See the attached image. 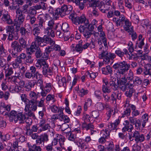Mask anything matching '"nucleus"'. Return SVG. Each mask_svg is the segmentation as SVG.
Returning a JSON list of instances; mask_svg holds the SVG:
<instances>
[{"label":"nucleus","mask_w":151,"mask_h":151,"mask_svg":"<svg viewBox=\"0 0 151 151\" xmlns=\"http://www.w3.org/2000/svg\"><path fill=\"white\" fill-rule=\"evenodd\" d=\"M130 65L124 61L115 63L113 66V68L117 70L115 76L117 80L120 81L121 83L125 84L127 82V79L125 77L121 78L122 75H124L130 68Z\"/></svg>","instance_id":"obj_1"},{"label":"nucleus","mask_w":151,"mask_h":151,"mask_svg":"<svg viewBox=\"0 0 151 151\" xmlns=\"http://www.w3.org/2000/svg\"><path fill=\"white\" fill-rule=\"evenodd\" d=\"M27 135L30 136L33 139H36V144L37 145L43 147L45 142H47L49 140L48 135L47 133H44L40 136H38L37 133L32 132L29 129H27Z\"/></svg>","instance_id":"obj_2"},{"label":"nucleus","mask_w":151,"mask_h":151,"mask_svg":"<svg viewBox=\"0 0 151 151\" xmlns=\"http://www.w3.org/2000/svg\"><path fill=\"white\" fill-rule=\"evenodd\" d=\"M72 9L73 7L71 5H64L60 8H57L53 14V15L55 18L58 17L59 15L63 17L70 14Z\"/></svg>","instance_id":"obj_3"},{"label":"nucleus","mask_w":151,"mask_h":151,"mask_svg":"<svg viewBox=\"0 0 151 151\" xmlns=\"http://www.w3.org/2000/svg\"><path fill=\"white\" fill-rule=\"evenodd\" d=\"M26 118L24 114L21 112L17 114L16 111L13 110L10 112L9 120L11 122L14 121L15 123H16L18 122L19 123L22 124L24 123Z\"/></svg>","instance_id":"obj_4"},{"label":"nucleus","mask_w":151,"mask_h":151,"mask_svg":"<svg viewBox=\"0 0 151 151\" xmlns=\"http://www.w3.org/2000/svg\"><path fill=\"white\" fill-rule=\"evenodd\" d=\"M69 18L71 20L73 23L76 24L83 23L85 26L88 24V20L84 15L80 17H76V14L71 13L69 16Z\"/></svg>","instance_id":"obj_5"},{"label":"nucleus","mask_w":151,"mask_h":151,"mask_svg":"<svg viewBox=\"0 0 151 151\" xmlns=\"http://www.w3.org/2000/svg\"><path fill=\"white\" fill-rule=\"evenodd\" d=\"M99 55L100 58L103 59V62L105 64H109L111 60H113L116 56L114 54L109 53L106 50L103 51Z\"/></svg>","instance_id":"obj_6"},{"label":"nucleus","mask_w":151,"mask_h":151,"mask_svg":"<svg viewBox=\"0 0 151 151\" xmlns=\"http://www.w3.org/2000/svg\"><path fill=\"white\" fill-rule=\"evenodd\" d=\"M35 40L37 42L38 46L40 47L45 46L46 44H49L52 45L55 43L54 41L50 38L47 37H37V39H35Z\"/></svg>","instance_id":"obj_7"},{"label":"nucleus","mask_w":151,"mask_h":151,"mask_svg":"<svg viewBox=\"0 0 151 151\" xmlns=\"http://www.w3.org/2000/svg\"><path fill=\"white\" fill-rule=\"evenodd\" d=\"M37 110L36 106L35 105H29L26 103L24 109V115L29 116H33L34 115L32 111H35Z\"/></svg>","instance_id":"obj_8"},{"label":"nucleus","mask_w":151,"mask_h":151,"mask_svg":"<svg viewBox=\"0 0 151 151\" xmlns=\"http://www.w3.org/2000/svg\"><path fill=\"white\" fill-rule=\"evenodd\" d=\"M29 96L30 100L28 101L27 103L29 105H35L38 99V94L34 91H31L29 93Z\"/></svg>","instance_id":"obj_9"},{"label":"nucleus","mask_w":151,"mask_h":151,"mask_svg":"<svg viewBox=\"0 0 151 151\" xmlns=\"http://www.w3.org/2000/svg\"><path fill=\"white\" fill-rule=\"evenodd\" d=\"M132 137L134 138V140L136 143H138L139 142H142L145 140L144 135L136 130L133 133Z\"/></svg>","instance_id":"obj_10"},{"label":"nucleus","mask_w":151,"mask_h":151,"mask_svg":"<svg viewBox=\"0 0 151 151\" xmlns=\"http://www.w3.org/2000/svg\"><path fill=\"white\" fill-rule=\"evenodd\" d=\"M42 68V72L43 75L49 77L52 75L53 73L52 68L49 67V65L46 62Z\"/></svg>","instance_id":"obj_11"},{"label":"nucleus","mask_w":151,"mask_h":151,"mask_svg":"<svg viewBox=\"0 0 151 151\" xmlns=\"http://www.w3.org/2000/svg\"><path fill=\"white\" fill-rule=\"evenodd\" d=\"M86 27L84 25H80L78 27V30L81 33H83L84 37L87 39L89 38L92 33L88 30H86Z\"/></svg>","instance_id":"obj_12"},{"label":"nucleus","mask_w":151,"mask_h":151,"mask_svg":"<svg viewBox=\"0 0 151 151\" xmlns=\"http://www.w3.org/2000/svg\"><path fill=\"white\" fill-rule=\"evenodd\" d=\"M126 19L124 16L123 14H121V15L119 17L118 19L114 17L113 18L112 20L115 23L116 26L119 27L120 26H122Z\"/></svg>","instance_id":"obj_13"},{"label":"nucleus","mask_w":151,"mask_h":151,"mask_svg":"<svg viewBox=\"0 0 151 151\" xmlns=\"http://www.w3.org/2000/svg\"><path fill=\"white\" fill-rule=\"evenodd\" d=\"M109 5L104 2L101 1L96 7L98 8L99 10L103 13H106L109 9Z\"/></svg>","instance_id":"obj_14"},{"label":"nucleus","mask_w":151,"mask_h":151,"mask_svg":"<svg viewBox=\"0 0 151 151\" xmlns=\"http://www.w3.org/2000/svg\"><path fill=\"white\" fill-rule=\"evenodd\" d=\"M1 19V20L6 22L8 24H12V20L11 19L10 16L7 11H5Z\"/></svg>","instance_id":"obj_15"},{"label":"nucleus","mask_w":151,"mask_h":151,"mask_svg":"<svg viewBox=\"0 0 151 151\" xmlns=\"http://www.w3.org/2000/svg\"><path fill=\"white\" fill-rule=\"evenodd\" d=\"M38 48L36 44V42L35 41L32 42L29 47L27 48L26 52L27 55H31L32 53L35 51Z\"/></svg>","instance_id":"obj_16"},{"label":"nucleus","mask_w":151,"mask_h":151,"mask_svg":"<svg viewBox=\"0 0 151 151\" xmlns=\"http://www.w3.org/2000/svg\"><path fill=\"white\" fill-rule=\"evenodd\" d=\"M29 70L30 72L35 77L36 79H38L42 78V75L37 71L36 68L34 66L30 67Z\"/></svg>","instance_id":"obj_17"},{"label":"nucleus","mask_w":151,"mask_h":151,"mask_svg":"<svg viewBox=\"0 0 151 151\" xmlns=\"http://www.w3.org/2000/svg\"><path fill=\"white\" fill-rule=\"evenodd\" d=\"M47 130H48L49 132L51 133L50 134V135L52 136H53L55 131L53 129L51 128L49 124H45L41 127V129L39 130L38 131L39 132H41L42 131H45Z\"/></svg>","instance_id":"obj_18"},{"label":"nucleus","mask_w":151,"mask_h":151,"mask_svg":"<svg viewBox=\"0 0 151 151\" xmlns=\"http://www.w3.org/2000/svg\"><path fill=\"white\" fill-rule=\"evenodd\" d=\"M33 29L32 31L33 35L35 36V39H37V37H40L38 36L40 33V27L37 24H34L33 25Z\"/></svg>","instance_id":"obj_19"},{"label":"nucleus","mask_w":151,"mask_h":151,"mask_svg":"<svg viewBox=\"0 0 151 151\" xmlns=\"http://www.w3.org/2000/svg\"><path fill=\"white\" fill-rule=\"evenodd\" d=\"M97 23V21L95 19H93L90 24L89 23L88 21L87 25H85V27H86V29L92 32L94 30L95 27H97L96 24Z\"/></svg>","instance_id":"obj_20"},{"label":"nucleus","mask_w":151,"mask_h":151,"mask_svg":"<svg viewBox=\"0 0 151 151\" xmlns=\"http://www.w3.org/2000/svg\"><path fill=\"white\" fill-rule=\"evenodd\" d=\"M19 73L15 72V76L9 77L7 78L9 82H13L16 85H17V83L18 81H19Z\"/></svg>","instance_id":"obj_21"},{"label":"nucleus","mask_w":151,"mask_h":151,"mask_svg":"<svg viewBox=\"0 0 151 151\" xmlns=\"http://www.w3.org/2000/svg\"><path fill=\"white\" fill-rule=\"evenodd\" d=\"M24 16H16L14 19V24L17 27H19L24 21Z\"/></svg>","instance_id":"obj_22"},{"label":"nucleus","mask_w":151,"mask_h":151,"mask_svg":"<svg viewBox=\"0 0 151 151\" xmlns=\"http://www.w3.org/2000/svg\"><path fill=\"white\" fill-rule=\"evenodd\" d=\"M125 124L124 127L122 129V131L123 132L127 131L128 132H131L133 129V127L132 125L129 124V122L126 120L124 122Z\"/></svg>","instance_id":"obj_23"},{"label":"nucleus","mask_w":151,"mask_h":151,"mask_svg":"<svg viewBox=\"0 0 151 151\" xmlns=\"http://www.w3.org/2000/svg\"><path fill=\"white\" fill-rule=\"evenodd\" d=\"M122 94L121 92H119L118 91L117 93L113 92L111 95V100L113 102L116 103V99L120 100L121 99Z\"/></svg>","instance_id":"obj_24"},{"label":"nucleus","mask_w":151,"mask_h":151,"mask_svg":"<svg viewBox=\"0 0 151 151\" xmlns=\"http://www.w3.org/2000/svg\"><path fill=\"white\" fill-rule=\"evenodd\" d=\"M57 79H58V83L59 86H60L65 87L66 86V80L65 77H60L57 75L56 76Z\"/></svg>","instance_id":"obj_25"},{"label":"nucleus","mask_w":151,"mask_h":151,"mask_svg":"<svg viewBox=\"0 0 151 151\" xmlns=\"http://www.w3.org/2000/svg\"><path fill=\"white\" fill-rule=\"evenodd\" d=\"M120 123V121L119 119L116 120L115 122L113 123H109L108 124V130L110 131L112 130H114L116 129L117 126Z\"/></svg>","instance_id":"obj_26"},{"label":"nucleus","mask_w":151,"mask_h":151,"mask_svg":"<svg viewBox=\"0 0 151 151\" xmlns=\"http://www.w3.org/2000/svg\"><path fill=\"white\" fill-rule=\"evenodd\" d=\"M124 22L125 24L124 27L125 30L128 32H132L133 31V27L131 26V23L127 19H126Z\"/></svg>","instance_id":"obj_27"},{"label":"nucleus","mask_w":151,"mask_h":151,"mask_svg":"<svg viewBox=\"0 0 151 151\" xmlns=\"http://www.w3.org/2000/svg\"><path fill=\"white\" fill-rule=\"evenodd\" d=\"M102 71L103 74L105 75H108V73L110 74L112 73V70L111 67L109 65H107L106 66V68H102Z\"/></svg>","instance_id":"obj_28"},{"label":"nucleus","mask_w":151,"mask_h":151,"mask_svg":"<svg viewBox=\"0 0 151 151\" xmlns=\"http://www.w3.org/2000/svg\"><path fill=\"white\" fill-rule=\"evenodd\" d=\"M9 90L10 92L14 93L19 92L22 90V89L19 86L12 85L9 88Z\"/></svg>","instance_id":"obj_29"},{"label":"nucleus","mask_w":151,"mask_h":151,"mask_svg":"<svg viewBox=\"0 0 151 151\" xmlns=\"http://www.w3.org/2000/svg\"><path fill=\"white\" fill-rule=\"evenodd\" d=\"M47 25L50 29H56L58 27V25L57 24L55 23V21L53 19H50L47 23Z\"/></svg>","instance_id":"obj_30"},{"label":"nucleus","mask_w":151,"mask_h":151,"mask_svg":"<svg viewBox=\"0 0 151 151\" xmlns=\"http://www.w3.org/2000/svg\"><path fill=\"white\" fill-rule=\"evenodd\" d=\"M36 7L35 5L34 6L30 7L28 11V15H29L30 16V15H35L37 13L36 10H38L36 8Z\"/></svg>","instance_id":"obj_31"},{"label":"nucleus","mask_w":151,"mask_h":151,"mask_svg":"<svg viewBox=\"0 0 151 151\" xmlns=\"http://www.w3.org/2000/svg\"><path fill=\"white\" fill-rule=\"evenodd\" d=\"M145 70L144 72L145 75H151V64L147 63L145 65Z\"/></svg>","instance_id":"obj_32"},{"label":"nucleus","mask_w":151,"mask_h":151,"mask_svg":"<svg viewBox=\"0 0 151 151\" xmlns=\"http://www.w3.org/2000/svg\"><path fill=\"white\" fill-rule=\"evenodd\" d=\"M57 138L58 140L60 146L62 147V146L64 144V142L65 139V137L62 135L58 134L57 136Z\"/></svg>","instance_id":"obj_33"},{"label":"nucleus","mask_w":151,"mask_h":151,"mask_svg":"<svg viewBox=\"0 0 151 151\" xmlns=\"http://www.w3.org/2000/svg\"><path fill=\"white\" fill-rule=\"evenodd\" d=\"M36 8L37 9V10L42 9L43 10H45L46 9L47 7V5L46 3L43 2H41L39 4L35 5Z\"/></svg>","instance_id":"obj_34"},{"label":"nucleus","mask_w":151,"mask_h":151,"mask_svg":"<svg viewBox=\"0 0 151 151\" xmlns=\"http://www.w3.org/2000/svg\"><path fill=\"white\" fill-rule=\"evenodd\" d=\"M66 137L68 139L70 140L73 141H75L76 138V136L70 131H69V132L67 133Z\"/></svg>","instance_id":"obj_35"},{"label":"nucleus","mask_w":151,"mask_h":151,"mask_svg":"<svg viewBox=\"0 0 151 151\" xmlns=\"http://www.w3.org/2000/svg\"><path fill=\"white\" fill-rule=\"evenodd\" d=\"M35 83H34L33 84L30 82H29L28 83H27L24 86V88L25 90L27 91H29L32 87L35 86Z\"/></svg>","instance_id":"obj_36"},{"label":"nucleus","mask_w":151,"mask_h":151,"mask_svg":"<svg viewBox=\"0 0 151 151\" xmlns=\"http://www.w3.org/2000/svg\"><path fill=\"white\" fill-rule=\"evenodd\" d=\"M45 100V99L44 98H42L40 101H38L37 100V102L35 105L36 106L37 109V106L39 107H41L43 108H45V105L44 104V102Z\"/></svg>","instance_id":"obj_37"},{"label":"nucleus","mask_w":151,"mask_h":151,"mask_svg":"<svg viewBox=\"0 0 151 151\" xmlns=\"http://www.w3.org/2000/svg\"><path fill=\"white\" fill-rule=\"evenodd\" d=\"M82 128L86 130H92V129H94V126L91 123H89L88 124H82Z\"/></svg>","instance_id":"obj_38"},{"label":"nucleus","mask_w":151,"mask_h":151,"mask_svg":"<svg viewBox=\"0 0 151 151\" xmlns=\"http://www.w3.org/2000/svg\"><path fill=\"white\" fill-rule=\"evenodd\" d=\"M45 62L46 61L42 59H38L37 60V62L36 63V66L37 68H40L43 66Z\"/></svg>","instance_id":"obj_39"},{"label":"nucleus","mask_w":151,"mask_h":151,"mask_svg":"<svg viewBox=\"0 0 151 151\" xmlns=\"http://www.w3.org/2000/svg\"><path fill=\"white\" fill-rule=\"evenodd\" d=\"M130 107L132 110L133 111L132 114L133 116H136L139 115V112L138 110L136 109V108L134 105H131Z\"/></svg>","instance_id":"obj_40"},{"label":"nucleus","mask_w":151,"mask_h":151,"mask_svg":"<svg viewBox=\"0 0 151 151\" xmlns=\"http://www.w3.org/2000/svg\"><path fill=\"white\" fill-rule=\"evenodd\" d=\"M125 3V7H127L129 9H132L133 5L132 3V0H124Z\"/></svg>","instance_id":"obj_41"},{"label":"nucleus","mask_w":151,"mask_h":151,"mask_svg":"<svg viewBox=\"0 0 151 151\" xmlns=\"http://www.w3.org/2000/svg\"><path fill=\"white\" fill-rule=\"evenodd\" d=\"M90 3L89 6L90 7H96L100 2L99 0H87Z\"/></svg>","instance_id":"obj_42"},{"label":"nucleus","mask_w":151,"mask_h":151,"mask_svg":"<svg viewBox=\"0 0 151 151\" xmlns=\"http://www.w3.org/2000/svg\"><path fill=\"white\" fill-rule=\"evenodd\" d=\"M142 23L143 24V26L144 27H146L148 30L149 29H151V26L149 23V22L147 19H145L143 20L142 21Z\"/></svg>","instance_id":"obj_43"},{"label":"nucleus","mask_w":151,"mask_h":151,"mask_svg":"<svg viewBox=\"0 0 151 151\" xmlns=\"http://www.w3.org/2000/svg\"><path fill=\"white\" fill-rule=\"evenodd\" d=\"M134 85L137 86L140 85L142 83V80L139 77H136L133 81Z\"/></svg>","instance_id":"obj_44"},{"label":"nucleus","mask_w":151,"mask_h":151,"mask_svg":"<svg viewBox=\"0 0 151 151\" xmlns=\"http://www.w3.org/2000/svg\"><path fill=\"white\" fill-rule=\"evenodd\" d=\"M44 90L46 92H49L52 89V87L51 83H47L45 87L43 86Z\"/></svg>","instance_id":"obj_45"},{"label":"nucleus","mask_w":151,"mask_h":151,"mask_svg":"<svg viewBox=\"0 0 151 151\" xmlns=\"http://www.w3.org/2000/svg\"><path fill=\"white\" fill-rule=\"evenodd\" d=\"M118 6L121 12H124V4L123 0H118Z\"/></svg>","instance_id":"obj_46"},{"label":"nucleus","mask_w":151,"mask_h":151,"mask_svg":"<svg viewBox=\"0 0 151 151\" xmlns=\"http://www.w3.org/2000/svg\"><path fill=\"white\" fill-rule=\"evenodd\" d=\"M6 74L5 76L7 78L11 76L14 73V71H13V68H10L7 69V70L6 71Z\"/></svg>","instance_id":"obj_47"},{"label":"nucleus","mask_w":151,"mask_h":151,"mask_svg":"<svg viewBox=\"0 0 151 151\" xmlns=\"http://www.w3.org/2000/svg\"><path fill=\"white\" fill-rule=\"evenodd\" d=\"M46 99L47 101H51L52 103H54L55 101V96L54 95H52L51 94L48 95L46 98Z\"/></svg>","instance_id":"obj_48"},{"label":"nucleus","mask_w":151,"mask_h":151,"mask_svg":"<svg viewBox=\"0 0 151 151\" xmlns=\"http://www.w3.org/2000/svg\"><path fill=\"white\" fill-rule=\"evenodd\" d=\"M38 79L36 82V85L37 86L40 87L41 89H42L44 86L43 80L41 78Z\"/></svg>","instance_id":"obj_49"},{"label":"nucleus","mask_w":151,"mask_h":151,"mask_svg":"<svg viewBox=\"0 0 151 151\" xmlns=\"http://www.w3.org/2000/svg\"><path fill=\"white\" fill-rule=\"evenodd\" d=\"M27 20L30 19V22L31 24H33L35 23L36 21V18L34 16L27 15L26 17Z\"/></svg>","instance_id":"obj_50"},{"label":"nucleus","mask_w":151,"mask_h":151,"mask_svg":"<svg viewBox=\"0 0 151 151\" xmlns=\"http://www.w3.org/2000/svg\"><path fill=\"white\" fill-rule=\"evenodd\" d=\"M110 131L108 129L103 130L101 132V135L105 138L109 136L110 135Z\"/></svg>","instance_id":"obj_51"},{"label":"nucleus","mask_w":151,"mask_h":151,"mask_svg":"<svg viewBox=\"0 0 151 151\" xmlns=\"http://www.w3.org/2000/svg\"><path fill=\"white\" fill-rule=\"evenodd\" d=\"M51 109L52 111L54 113H57V112H60V110H62L61 109L58 108L57 106L54 105L51 106Z\"/></svg>","instance_id":"obj_52"},{"label":"nucleus","mask_w":151,"mask_h":151,"mask_svg":"<svg viewBox=\"0 0 151 151\" xmlns=\"http://www.w3.org/2000/svg\"><path fill=\"white\" fill-rule=\"evenodd\" d=\"M134 89H130L129 91H126L125 95L127 96L130 98L132 96V93L134 92Z\"/></svg>","instance_id":"obj_53"},{"label":"nucleus","mask_w":151,"mask_h":151,"mask_svg":"<svg viewBox=\"0 0 151 151\" xmlns=\"http://www.w3.org/2000/svg\"><path fill=\"white\" fill-rule=\"evenodd\" d=\"M78 145L79 147L83 150L88 148L87 144L84 142H79L78 144Z\"/></svg>","instance_id":"obj_54"},{"label":"nucleus","mask_w":151,"mask_h":151,"mask_svg":"<svg viewBox=\"0 0 151 151\" xmlns=\"http://www.w3.org/2000/svg\"><path fill=\"white\" fill-rule=\"evenodd\" d=\"M42 55V52L40 48H37L35 53V56L37 58H40Z\"/></svg>","instance_id":"obj_55"},{"label":"nucleus","mask_w":151,"mask_h":151,"mask_svg":"<svg viewBox=\"0 0 151 151\" xmlns=\"http://www.w3.org/2000/svg\"><path fill=\"white\" fill-rule=\"evenodd\" d=\"M6 50L4 48L3 46H0V55L1 56L4 57L6 55Z\"/></svg>","instance_id":"obj_56"},{"label":"nucleus","mask_w":151,"mask_h":151,"mask_svg":"<svg viewBox=\"0 0 151 151\" xmlns=\"http://www.w3.org/2000/svg\"><path fill=\"white\" fill-rule=\"evenodd\" d=\"M114 147V145L113 142H110L108 145L105 148V151H110L112 150L113 148Z\"/></svg>","instance_id":"obj_57"},{"label":"nucleus","mask_w":151,"mask_h":151,"mask_svg":"<svg viewBox=\"0 0 151 151\" xmlns=\"http://www.w3.org/2000/svg\"><path fill=\"white\" fill-rule=\"evenodd\" d=\"M115 111L113 109H110V110L108 111L107 113V115L108 117L107 120H109L111 115H114L115 114Z\"/></svg>","instance_id":"obj_58"},{"label":"nucleus","mask_w":151,"mask_h":151,"mask_svg":"<svg viewBox=\"0 0 151 151\" xmlns=\"http://www.w3.org/2000/svg\"><path fill=\"white\" fill-rule=\"evenodd\" d=\"M25 77L28 79H33L35 77L30 72H26L24 74Z\"/></svg>","instance_id":"obj_59"},{"label":"nucleus","mask_w":151,"mask_h":151,"mask_svg":"<svg viewBox=\"0 0 151 151\" xmlns=\"http://www.w3.org/2000/svg\"><path fill=\"white\" fill-rule=\"evenodd\" d=\"M103 92L104 93H109L111 92V90L109 87L105 85H103L102 88Z\"/></svg>","instance_id":"obj_60"},{"label":"nucleus","mask_w":151,"mask_h":151,"mask_svg":"<svg viewBox=\"0 0 151 151\" xmlns=\"http://www.w3.org/2000/svg\"><path fill=\"white\" fill-rule=\"evenodd\" d=\"M133 74L131 70H129V71L127 77V79L129 81H132L133 78Z\"/></svg>","instance_id":"obj_61"},{"label":"nucleus","mask_w":151,"mask_h":151,"mask_svg":"<svg viewBox=\"0 0 151 151\" xmlns=\"http://www.w3.org/2000/svg\"><path fill=\"white\" fill-rule=\"evenodd\" d=\"M131 112L130 109L129 108L127 109L125 111L123 112V113L122 114V117H124L125 116H129Z\"/></svg>","instance_id":"obj_62"},{"label":"nucleus","mask_w":151,"mask_h":151,"mask_svg":"<svg viewBox=\"0 0 151 151\" xmlns=\"http://www.w3.org/2000/svg\"><path fill=\"white\" fill-rule=\"evenodd\" d=\"M19 42L23 48H25L26 46L27 43L26 41L22 38L19 40Z\"/></svg>","instance_id":"obj_63"},{"label":"nucleus","mask_w":151,"mask_h":151,"mask_svg":"<svg viewBox=\"0 0 151 151\" xmlns=\"http://www.w3.org/2000/svg\"><path fill=\"white\" fill-rule=\"evenodd\" d=\"M14 30V27L12 26H8L6 28V33H13Z\"/></svg>","instance_id":"obj_64"}]
</instances>
